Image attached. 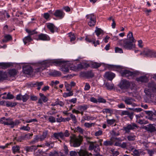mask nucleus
<instances>
[{"label": "nucleus", "instance_id": "obj_35", "mask_svg": "<svg viewBox=\"0 0 156 156\" xmlns=\"http://www.w3.org/2000/svg\"><path fill=\"white\" fill-rule=\"evenodd\" d=\"M100 63H99L96 62H94L91 65L92 67L94 68L97 69L100 67L101 66Z\"/></svg>", "mask_w": 156, "mask_h": 156}, {"label": "nucleus", "instance_id": "obj_53", "mask_svg": "<svg viewBox=\"0 0 156 156\" xmlns=\"http://www.w3.org/2000/svg\"><path fill=\"white\" fill-rule=\"evenodd\" d=\"M12 150L13 153H15L20 150V147L17 146L16 147L14 146L12 147Z\"/></svg>", "mask_w": 156, "mask_h": 156}, {"label": "nucleus", "instance_id": "obj_6", "mask_svg": "<svg viewBox=\"0 0 156 156\" xmlns=\"http://www.w3.org/2000/svg\"><path fill=\"white\" fill-rule=\"evenodd\" d=\"M135 127H138L137 125L134 123H132L130 124H127L126 126H124L122 129L125 131V133H129L130 132V130H133L135 129Z\"/></svg>", "mask_w": 156, "mask_h": 156}, {"label": "nucleus", "instance_id": "obj_25", "mask_svg": "<svg viewBox=\"0 0 156 156\" xmlns=\"http://www.w3.org/2000/svg\"><path fill=\"white\" fill-rule=\"evenodd\" d=\"M49 75L53 76H61V73L59 71L55 70L51 72Z\"/></svg>", "mask_w": 156, "mask_h": 156}, {"label": "nucleus", "instance_id": "obj_29", "mask_svg": "<svg viewBox=\"0 0 156 156\" xmlns=\"http://www.w3.org/2000/svg\"><path fill=\"white\" fill-rule=\"evenodd\" d=\"M26 31L29 34L28 36H30L33 35L34 34H37V32L35 31V30H30L28 29H26Z\"/></svg>", "mask_w": 156, "mask_h": 156}, {"label": "nucleus", "instance_id": "obj_31", "mask_svg": "<svg viewBox=\"0 0 156 156\" xmlns=\"http://www.w3.org/2000/svg\"><path fill=\"white\" fill-rule=\"evenodd\" d=\"M16 140L18 142H21L23 140H25L24 136H21L18 137L17 138L15 137L13 139V140Z\"/></svg>", "mask_w": 156, "mask_h": 156}, {"label": "nucleus", "instance_id": "obj_49", "mask_svg": "<svg viewBox=\"0 0 156 156\" xmlns=\"http://www.w3.org/2000/svg\"><path fill=\"white\" fill-rule=\"evenodd\" d=\"M33 135V134L32 133H28L27 134H25L24 136L25 140H26L27 139H30Z\"/></svg>", "mask_w": 156, "mask_h": 156}, {"label": "nucleus", "instance_id": "obj_52", "mask_svg": "<svg viewBox=\"0 0 156 156\" xmlns=\"http://www.w3.org/2000/svg\"><path fill=\"white\" fill-rule=\"evenodd\" d=\"M131 99V98H127L124 101L127 105H131L132 104V102L130 101Z\"/></svg>", "mask_w": 156, "mask_h": 156}, {"label": "nucleus", "instance_id": "obj_13", "mask_svg": "<svg viewBox=\"0 0 156 156\" xmlns=\"http://www.w3.org/2000/svg\"><path fill=\"white\" fill-rule=\"evenodd\" d=\"M152 50L148 49H145L143 51L140 53V55H143L146 57H151Z\"/></svg>", "mask_w": 156, "mask_h": 156}, {"label": "nucleus", "instance_id": "obj_18", "mask_svg": "<svg viewBox=\"0 0 156 156\" xmlns=\"http://www.w3.org/2000/svg\"><path fill=\"white\" fill-rule=\"evenodd\" d=\"M53 135L54 137L57 139H58L59 137L62 139L64 136V133L62 132L55 133L53 134Z\"/></svg>", "mask_w": 156, "mask_h": 156}, {"label": "nucleus", "instance_id": "obj_14", "mask_svg": "<svg viewBox=\"0 0 156 156\" xmlns=\"http://www.w3.org/2000/svg\"><path fill=\"white\" fill-rule=\"evenodd\" d=\"M12 63L10 62H0V66L2 69H5L12 66Z\"/></svg>", "mask_w": 156, "mask_h": 156}, {"label": "nucleus", "instance_id": "obj_57", "mask_svg": "<svg viewBox=\"0 0 156 156\" xmlns=\"http://www.w3.org/2000/svg\"><path fill=\"white\" fill-rule=\"evenodd\" d=\"M115 52L116 53H122L123 51L122 49L119 48L118 47H116L115 48Z\"/></svg>", "mask_w": 156, "mask_h": 156}, {"label": "nucleus", "instance_id": "obj_3", "mask_svg": "<svg viewBox=\"0 0 156 156\" xmlns=\"http://www.w3.org/2000/svg\"><path fill=\"white\" fill-rule=\"evenodd\" d=\"M107 67L108 69H117L120 71L121 75L122 77H125L128 79L130 76H131L133 75L134 73L131 71L127 70H122V67L120 66H116L111 65H108Z\"/></svg>", "mask_w": 156, "mask_h": 156}, {"label": "nucleus", "instance_id": "obj_44", "mask_svg": "<svg viewBox=\"0 0 156 156\" xmlns=\"http://www.w3.org/2000/svg\"><path fill=\"white\" fill-rule=\"evenodd\" d=\"M43 84V82H36L35 83L31 84H30L31 87H34L35 86V85H37V86L41 87Z\"/></svg>", "mask_w": 156, "mask_h": 156}, {"label": "nucleus", "instance_id": "obj_61", "mask_svg": "<svg viewBox=\"0 0 156 156\" xmlns=\"http://www.w3.org/2000/svg\"><path fill=\"white\" fill-rule=\"evenodd\" d=\"M98 102L99 103H105L106 100L103 98H100L98 99Z\"/></svg>", "mask_w": 156, "mask_h": 156}, {"label": "nucleus", "instance_id": "obj_28", "mask_svg": "<svg viewBox=\"0 0 156 156\" xmlns=\"http://www.w3.org/2000/svg\"><path fill=\"white\" fill-rule=\"evenodd\" d=\"M145 112L146 113V114L147 115L149 116V119L150 120H152V119H153V115H154V112H153L152 111H145Z\"/></svg>", "mask_w": 156, "mask_h": 156}, {"label": "nucleus", "instance_id": "obj_10", "mask_svg": "<svg viewBox=\"0 0 156 156\" xmlns=\"http://www.w3.org/2000/svg\"><path fill=\"white\" fill-rule=\"evenodd\" d=\"M23 70L24 73L28 75H30L33 71L32 67L29 65H26L23 66Z\"/></svg>", "mask_w": 156, "mask_h": 156}, {"label": "nucleus", "instance_id": "obj_47", "mask_svg": "<svg viewBox=\"0 0 156 156\" xmlns=\"http://www.w3.org/2000/svg\"><path fill=\"white\" fill-rule=\"evenodd\" d=\"M22 100L23 102H26L29 98V96L27 94L22 96Z\"/></svg>", "mask_w": 156, "mask_h": 156}, {"label": "nucleus", "instance_id": "obj_50", "mask_svg": "<svg viewBox=\"0 0 156 156\" xmlns=\"http://www.w3.org/2000/svg\"><path fill=\"white\" fill-rule=\"evenodd\" d=\"M136 138V136H129L127 137V139L129 141H133L135 140Z\"/></svg>", "mask_w": 156, "mask_h": 156}, {"label": "nucleus", "instance_id": "obj_45", "mask_svg": "<svg viewBox=\"0 0 156 156\" xmlns=\"http://www.w3.org/2000/svg\"><path fill=\"white\" fill-rule=\"evenodd\" d=\"M148 87L151 88L156 89V85L154 83H148Z\"/></svg>", "mask_w": 156, "mask_h": 156}, {"label": "nucleus", "instance_id": "obj_23", "mask_svg": "<svg viewBox=\"0 0 156 156\" xmlns=\"http://www.w3.org/2000/svg\"><path fill=\"white\" fill-rule=\"evenodd\" d=\"M4 39L2 40V41L3 43L12 40V38L11 36L10 35H6L4 36Z\"/></svg>", "mask_w": 156, "mask_h": 156}, {"label": "nucleus", "instance_id": "obj_43", "mask_svg": "<svg viewBox=\"0 0 156 156\" xmlns=\"http://www.w3.org/2000/svg\"><path fill=\"white\" fill-rule=\"evenodd\" d=\"M111 151L112 152V155H111V156H117L119 154V152L118 151H115L114 149H111Z\"/></svg>", "mask_w": 156, "mask_h": 156}, {"label": "nucleus", "instance_id": "obj_64", "mask_svg": "<svg viewBox=\"0 0 156 156\" xmlns=\"http://www.w3.org/2000/svg\"><path fill=\"white\" fill-rule=\"evenodd\" d=\"M30 99L33 101H36L37 99V97L35 95H31L30 96Z\"/></svg>", "mask_w": 156, "mask_h": 156}, {"label": "nucleus", "instance_id": "obj_1", "mask_svg": "<svg viewBox=\"0 0 156 156\" xmlns=\"http://www.w3.org/2000/svg\"><path fill=\"white\" fill-rule=\"evenodd\" d=\"M49 63L55 64L56 66L62 65L61 68L62 71L64 72H69V67L71 68V70H73L72 69L73 66L71 63L69 62V61L65 62L64 61H61L60 60H55L52 61L46 60L41 62V64L44 65V66L43 69H42V70L46 69L48 64Z\"/></svg>", "mask_w": 156, "mask_h": 156}, {"label": "nucleus", "instance_id": "obj_19", "mask_svg": "<svg viewBox=\"0 0 156 156\" xmlns=\"http://www.w3.org/2000/svg\"><path fill=\"white\" fill-rule=\"evenodd\" d=\"M37 147L33 145L30 147L27 146L25 147V149L27 152L32 151H35L37 149Z\"/></svg>", "mask_w": 156, "mask_h": 156}, {"label": "nucleus", "instance_id": "obj_30", "mask_svg": "<svg viewBox=\"0 0 156 156\" xmlns=\"http://www.w3.org/2000/svg\"><path fill=\"white\" fill-rule=\"evenodd\" d=\"M86 78H92L94 76V73L92 72V71L90 70L86 72Z\"/></svg>", "mask_w": 156, "mask_h": 156}, {"label": "nucleus", "instance_id": "obj_56", "mask_svg": "<svg viewBox=\"0 0 156 156\" xmlns=\"http://www.w3.org/2000/svg\"><path fill=\"white\" fill-rule=\"evenodd\" d=\"M85 40L87 42H88L90 43L92 42V39H91L90 36L87 35L86 36Z\"/></svg>", "mask_w": 156, "mask_h": 156}, {"label": "nucleus", "instance_id": "obj_24", "mask_svg": "<svg viewBox=\"0 0 156 156\" xmlns=\"http://www.w3.org/2000/svg\"><path fill=\"white\" fill-rule=\"evenodd\" d=\"M5 103V105L8 107H13L16 106L17 104V103L16 102L13 103L9 101H6Z\"/></svg>", "mask_w": 156, "mask_h": 156}, {"label": "nucleus", "instance_id": "obj_2", "mask_svg": "<svg viewBox=\"0 0 156 156\" xmlns=\"http://www.w3.org/2000/svg\"><path fill=\"white\" fill-rule=\"evenodd\" d=\"M127 38L123 40V44L122 46L123 48L129 50H131L133 48H134L135 47V44H133V43L136 42V40L134 39L133 33L130 32L127 36Z\"/></svg>", "mask_w": 156, "mask_h": 156}, {"label": "nucleus", "instance_id": "obj_33", "mask_svg": "<svg viewBox=\"0 0 156 156\" xmlns=\"http://www.w3.org/2000/svg\"><path fill=\"white\" fill-rule=\"evenodd\" d=\"M69 37L70 39V41H74L76 39V37L74 34L72 32H70L68 34Z\"/></svg>", "mask_w": 156, "mask_h": 156}, {"label": "nucleus", "instance_id": "obj_48", "mask_svg": "<svg viewBox=\"0 0 156 156\" xmlns=\"http://www.w3.org/2000/svg\"><path fill=\"white\" fill-rule=\"evenodd\" d=\"M75 69H82L84 68V66L81 63H80L77 65L76 67L74 66Z\"/></svg>", "mask_w": 156, "mask_h": 156}, {"label": "nucleus", "instance_id": "obj_21", "mask_svg": "<svg viewBox=\"0 0 156 156\" xmlns=\"http://www.w3.org/2000/svg\"><path fill=\"white\" fill-rule=\"evenodd\" d=\"M47 27L51 33H54V30L56 27L53 24L49 23L47 25Z\"/></svg>", "mask_w": 156, "mask_h": 156}, {"label": "nucleus", "instance_id": "obj_36", "mask_svg": "<svg viewBox=\"0 0 156 156\" xmlns=\"http://www.w3.org/2000/svg\"><path fill=\"white\" fill-rule=\"evenodd\" d=\"M96 30H95V32L98 36H99L100 34L103 32V30L101 29L98 28L97 27H96Z\"/></svg>", "mask_w": 156, "mask_h": 156}, {"label": "nucleus", "instance_id": "obj_37", "mask_svg": "<svg viewBox=\"0 0 156 156\" xmlns=\"http://www.w3.org/2000/svg\"><path fill=\"white\" fill-rule=\"evenodd\" d=\"M87 107V105H79L78 107L77 108L80 110L84 111L86 110Z\"/></svg>", "mask_w": 156, "mask_h": 156}, {"label": "nucleus", "instance_id": "obj_15", "mask_svg": "<svg viewBox=\"0 0 156 156\" xmlns=\"http://www.w3.org/2000/svg\"><path fill=\"white\" fill-rule=\"evenodd\" d=\"M53 15L57 17L62 18L63 17V12L61 10H57L55 11Z\"/></svg>", "mask_w": 156, "mask_h": 156}, {"label": "nucleus", "instance_id": "obj_63", "mask_svg": "<svg viewBox=\"0 0 156 156\" xmlns=\"http://www.w3.org/2000/svg\"><path fill=\"white\" fill-rule=\"evenodd\" d=\"M70 116L71 118L74 121V123H76L77 122V121L75 116L73 115V114H71L70 115Z\"/></svg>", "mask_w": 156, "mask_h": 156}, {"label": "nucleus", "instance_id": "obj_12", "mask_svg": "<svg viewBox=\"0 0 156 156\" xmlns=\"http://www.w3.org/2000/svg\"><path fill=\"white\" fill-rule=\"evenodd\" d=\"M78 153L79 156H92L91 153L83 149H80Z\"/></svg>", "mask_w": 156, "mask_h": 156}, {"label": "nucleus", "instance_id": "obj_58", "mask_svg": "<svg viewBox=\"0 0 156 156\" xmlns=\"http://www.w3.org/2000/svg\"><path fill=\"white\" fill-rule=\"evenodd\" d=\"M14 96L12 94H10V92L8 93L7 95V99H11L14 98Z\"/></svg>", "mask_w": 156, "mask_h": 156}, {"label": "nucleus", "instance_id": "obj_60", "mask_svg": "<svg viewBox=\"0 0 156 156\" xmlns=\"http://www.w3.org/2000/svg\"><path fill=\"white\" fill-rule=\"evenodd\" d=\"M65 86L67 91H70L71 90V87L70 84L67 83L65 85Z\"/></svg>", "mask_w": 156, "mask_h": 156}, {"label": "nucleus", "instance_id": "obj_39", "mask_svg": "<svg viewBox=\"0 0 156 156\" xmlns=\"http://www.w3.org/2000/svg\"><path fill=\"white\" fill-rule=\"evenodd\" d=\"M49 156H59L58 152L55 151L54 152H50L48 154Z\"/></svg>", "mask_w": 156, "mask_h": 156}, {"label": "nucleus", "instance_id": "obj_26", "mask_svg": "<svg viewBox=\"0 0 156 156\" xmlns=\"http://www.w3.org/2000/svg\"><path fill=\"white\" fill-rule=\"evenodd\" d=\"M33 39L30 36H28L25 37L23 39V41L25 44H26L27 43L30 42Z\"/></svg>", "mask_w": 156, "mask_h": 156}, {"label": "nucleus", "instance_id": "obj_8", "mask_svg": "<svg viewBox=\"0 0 156 156\" xmlns=\"http://www.w3.org/2000/svg\"><path fill=\"white\" fill-rule=\"evenodd\" d=\"M86 17L87 19H90V21L88 23V24L90 26H94L95 25L96 22V16L94 13L87 15Z\"/></svg>", "mask_w": 156, "mask_h": 156}, {"label": "nucleus", "instance_id": "obj_17", "mask_svg": "<svg viewBox=\"0 0 156 156\" xmlns=\"http://www.w3.org/2000/svg\"><path fill=\"white\" fill-rule=\"evenodd\" d=\"M48 38H49V37L46 34L41 33L38 35V39L39 40L47 41L49 40Z\"/></svg>", "mask_w": 156, "mask_h": 156}, {"label": "nucleus", "instance_id": "obj_5", "mask_svg": "<svg viewBox=\"0 0 156 156\" xmlns=\"http://www.w3.org/2000/svg\"><path fill=\"white\" fill-rule=\"evenodd\" d=\"M130 86V83L125 79L122 80L118 85V86L122 90H123L128 89L129 88Z\"/></svg>", "mask_w": 156, "mask_h": 156}, {"label": "nucleus", "instance_id": "obj_46", "mask_svg": "<svg viewBox=\"0 0 156 156\" xmlns=\"http://www.w3.org/2000/svg\"><path fill=\"white\" fill-rule=\"evenodd\" d=\"M103 144L104 145L106 146H112L113 144V142L111 141L106 140L104 142Z\"/></svg>", "mask_w": 156, "mask_h": 156}, {"label": "nucleus", "instance_id": "obj_4", "mask_svg": "<svg viewBox=\"0 0 156 156\" xmlns=\"http://www.w3.org/2000/svg\"><path fill=\"white\" fill-rule=\"evenodd\" d=\"M70 142L73 143V146L74 147L80 146L83 140V137L80 135L79 136L78 138H76L75 135L73 136H70Z\"/></svg>", "mask_w": 156, "mask_h": 156}, {"label": "nucleus", "instance_id": "obj_20", "mask_svg": "<svg viewBox=\"0 0 156 156\" xmlns=\"http://www.w3.org/2000/svg\"><path fill=\"white\" fill-rule=\"evenodd\" d=\"M17 71L15 69H12L9 70L8 72L9 74L10 77H14L16 75Z\"/></svg>", "mask_w": 156, "mask_h": 156}, {"label": "nucleus", "instance_id": "obj_40", "mask_svg": "<svg viewBox=\"0 0 156 156\" xmlns=\"http://www.w3.org/2000/svg\"><path fill=\"white\" fill-rule=\"evenodd\" d=\"M48 134V131H45L43 132L42 135L40 137V139L41 140H43L44 139L46 138Z\"/></svg>", "mask_w": 156, "mask_h": 156}, {"label": "nucleus", "instance_id": "obj_51", "mask_svg": "<svg viewBox=\"0 0 156 156\" xmlns=\"http://www.w3.org/2000/svg\"><path fill=\"white\" fill-rule=\"evenodd\" d=\"M29 125V124H27V126H23L21 128H20V129L21 130H23L26 131H29L30 129V128L28 126Z\"/></svg>", "mask_w": 156, "mask_h": 156}, {"label": "nucleus", "instance_id": "obj_11", "mask_svg": "<svg viewBox=\"0 0 156 156\" xmlns=\"http://www.w3.org/2000/svg\"><path fill=\"white\" fill-rule=\"evenodd\" d=\"M8 79V73L0 71V81L2 82Z\"/></svg>", "mask_w": 156, "mask_h": 156}, {"label": "nucleus", "instance_id": "obj_22", "mask_svg": "<svg viewBox=\"0 0 156 156\" xmlns=\"http://www.w3.org/2000/svg\"><path fill=\"white\" fill-rule=\"evenodd\" d=\"M137 79V81L142 82L146 83L148 82L147 77L146 76H141L138 78Z\"/></svg>", "mask_w": 156, "mask_h": 156}, {"label": "nucleus", "instance_id": "obj_38", "mask_svg": "<svg viewBox=\"0 0 156 156\" xmlns=\"http://www.w3.org/2000/svg\"><path fill=\"white\" fill-rule=\"evenodd\" d=\"M68 93H65L63 94V97L65 98H66L70 96L73 95V91H69Z\"/></svg>", "mask_w": 156, "mask_h": 156}, {"label": "nucleus", "instance_id": "obj_16", "mask_svg": "<svg viewBox=\"0 0 156 156\" xmlns=\"http://www.w3.org/2000/svg\"><path fill=\"white\" fill-rule=\"evenodd\" d=\"M105 75L106 78L110 81H112L115 77L114 74L109 72H106Z\"/></svg>", "mask_w": 156, "mask_h": 156}, {"label": "nucleus", "instance_id": "obj_59", "mask_svg": "<svg viewBox=\"0 0 156 156\" xmlns=\"http://www.w3.org/2000/svg\"><path fill=\"white\" fill-rule=\"evenodd\" d=\"M50 122L51 123L55 122V118L53 116H51L48 118Z\"/></svg>", "mask_w": 156, "mask_h": 156}, {"label": "nucleus", "instance_id": "obj_27", "mask_svg": "<svg viewBox=\"0 0 156 156\" xmlns=\"http://www.w3.org/2000/svg\"><path fill=\"white\" fill-rule=\"evenodd\" d=\"M144 92L148 97L151 99V97L152 96V92L151 91V90L148 89L146 88L144 90Z\"/></svg>", "mask_w": 156, "mask_h": 156}, {"label": "nucleus", "instance_id": "obj_42", "mask_svg": "<svg viewBox=\"0 0 156 156\" xmlns=\"http://www.w3.org/2000/svg\"><path fill=\"white\" fill-rule=\"evenodd\" d=\"M88 143L90 144L89 147V150H92L94 149V143H95V142H93L88 141Z\"/></svg>", "mask_w": 156, "mask_h": 156}, {"label": "nucleus", "instance_id": "obj_7", "mask_svg": "<svg viewBox=\"0 0 156 156\" xmlns=\"http://www.w3.org/2000/svg\"><path fill=\"white\" fill-rule=\"evenodd\" d=\"M143 128L148 133H152L156 132V125L154 124H149L146 126H144Z\"/></svg>", "mask_w": 156, "mask_h": 156}, {"label": "nucleus", "instance_id": "obj_62", "mask_svg": "<svg viewBox=\"0 0 156 156\" xmlns=\"http://www.w3.org/2000/svg\"><path fill=\"white\" fill-rule=\"evenodd\" d=\"M56 119L57 122H65V119L62 117L59 118H57Z\"/></svg>", "mask_w": 156, "mask_h": 156}, {"label": "nucleus", "instance_id": "obj_54", "mask_svg": "<svg viewBox=\"0 0 156 156\" xmlns=\"http://www.w3.org/2000/svg\"><path fill=\"white\" fill-rule=\"evenodd\" d=\"M94 125V123H89L86 122L84 124V126L87 127V128H90L91 127L92 125Z\"/></svg>", "mask_w": 156, "mask_h": 156}, {"label": "nucleus", "instance_id": "obj_32", "mask_svg": "<svg viewBox=\"0 0 156 156\" xmlns=\"http://www.w3.org/2000/svg\"><path fill=\"white\" fill-rule=\"evenodd\" d=\"M74 133L76 132H79L81 134H83V129L79 126H78L74 130Z\"/></svg>", "mask_w": 156, "mask_h": 156}, {"label": "nucleus", "instance_id": "obj_9", "mask_svg": "<svg viewBox=\"0 0 156 156\" xmlns=\"http://www.w3.org/2000/svg\"><path fill=\"white\" fill-rule=\"evenodd\" d=\"M5 119V117H3L1 118L0 119L1 122L4 124V125L10 126L11 128L14 127V122L12 121V119L8 118L5 119V121H3V119Z\"/></svg>", "mask_w": 156, "mask_h": 156}, {"label": "nucleus", "instance_id": "obj_55", "mask_svg": "<svg viewBox=\"0 0 156 156\" xmlns=\"http://www.w3.org/2000/svg\"><path fill=\"white\" fill-rule=\"evenodd\" d=\"M115 120L114 119H108L107 120V123L110 125H112L115 122Z\"/></svg>", "mask_w": 156, "mask_h": 156}, {"label": "nucleus", "instance_id": "obj_41", "mask_svg": "<svg viewBox=\"0 0 156 156\" xmlns=\"http://www.w3.org/2000/svg\"><path fill=\"white\" fill-rule=\"evenodd\" d=\"M83 118L85 120H93L95 119L94 117L88 116L86 115L85 116H83Z\"/></svg>", "mask_w": 156, "mask_h": 156}, {"label": "nucleus", "instance_id": "obj_34", "mask_svg": "<svg viewBox=\"0 0 156 156\" xmlns=\"http://www.w3.org/2000/svg\"><path fill=\"white\" fill-rule=\"evenodd\" d=\"M105 87H107V88L108 90H112L113 89L114 85L113 84H110L108 82H106L105 84Z\"/></svg>", "mask_w": 156, "mask_h": 156}]
</instances>
